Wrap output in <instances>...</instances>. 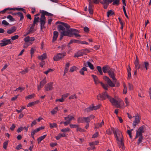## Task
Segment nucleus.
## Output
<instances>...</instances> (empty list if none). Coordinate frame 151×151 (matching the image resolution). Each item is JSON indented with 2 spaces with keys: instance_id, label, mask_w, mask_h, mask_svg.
I'll use <instances>...</instances> for the list:
<instances>
[{
  "instance_id": "774afa93",
  "label": "nucleus",
  "mask_w": 151,
  "mask_h": 151,
  "mask_svg": "<svg viewBox=\"0 0 151 151\" xmlns=\"http://www.w3.org/2000/svg\"><path fill=\"white\" fill-rule=\"evenodd\" d=\"M24 128L22 127H21L19 128L17 130V132L19 133L20 132H21L23 130Z\"/></svg>"
},
{
  "instance_id": "f03ea898",
  "label": "nucleus",
  "mask_w": 151,
  "mask_h": 151,
  "mask_svg": "<svg viewBox=\"0 0 151 151\" xmlns=\"http://www.w3.org/2000/svg\"><path fill=\"white\" fill-rule=\"evenodd\" d=\"M60 33V40H61L64 36H68L70 37L73 36L74 35L76 37H80L81 35L77 33H75L74 32L77 30L75 29H59Z\"/></svg>"
},
{
  "instance_id": "603ef678",
  "label": "nucleus",
  "mask_w": 151,
  "mask_h": 151,
  "mask_svg": "<svg viewBox=\"0 0 151 151\" xmlns=\"http://www.w3.org/2000/svg\"><path fill=\"white\" fill-rule=\"evenodd\" d=\"M61 131L63 132H69L70 131V129L68 128H65L62 129L61 130Z\"/></svg>"
},
{
  "instance_id": "0eeeda50",
  "label": "nucleus",
  "mask_w": 151,
  "mask_h": 151,
  "mask_svg": "<svg viewBox=\"0 0 151 151\" xmlns=\"http://www.w3.org/2000/svg\"><path fill=\"white\" fill-rule=\"evenodd\" d=\"M1 42L0 43V46L1 47H4L12 43L11 39H7L4 38L1 41Z\"/></svg>"
},
{
  "instance_id": "423d86ee",
  "label": "nucleus",
  "mask_w": 151,
  "mask_h": 151,
  "mask_svg": "<svg viewBox=\"0 0 151 151\" xmlns=\"http://www.w3.org/2000/svg\"><path fill=\"white\" fill-rule=\"evenodd\" d=\"M24 40L25 43H27V46L32 45V42L35 40L34 37H29V36H27L24 39Z\"/></svg>"
},
{
  "instance_id": "4c0bfd02",
  "label": "nucleus",
  "mask_w": 151,
  "mask_h": 151,
  "mask_svg": "<svg viewBox=\"0 0 151 151\" xmlns=\"http://www.w3.org/2000/svg\"><path fill=\"white\" fill-rule=\"evenodd\" d=\"M16 29H9L7 31V33L9 34H11L16 31Z\"/></svg>"
},
{
  "instance_id": "2eb2a0df",
  "label": "nucleus",
  "mask_w": 151,
  "mask_h": 151,
  "mask_svg": "<svg viewBox=\"0 0 151 151\" xmlns=\"http://www.w3.org/2000/svg\"><path fill=\"white\" fill-rule=\"evenodd\" d=\"M145 126L144 125L139 127L136 132L139 134V135L142 136V133L144 132Z\"/></svg>"
},
{
  "instance_id": "13d9d810",
  "label": "nucleus",
  "mask_w": 151,
  "mask_h": 151,
  "mask_svg": "<svg viewBox=\"0 0 151 151\" xmlns=\"http://www.w3.org/2000/svg\"><path fill=\"white\" fill-rule=\"evenodd\" d=\"M19 37V36L17 35H15L14 36L11 37V39L12 40H14L16 39H17Z\"/></svg>"
},
{
  "instance_id": "338daca9",
  "label": "nucleus",
  "mask_w": 151,
  "mask_h": 151,
  "mask_svg": "<svg viewBox=\"0 0 151 151\" xmlns=\"http://www.w3.org/2000/svg\"><path fill=\"white\" fill-rule=\"evenodd\" d=\"M46 137V135H45L43 136H41L40 137H39L38 139H39L40 140H41V141H42V140H43L44 138H45V137Z\"/></svg>"
},
{
  "instance_id": "f3484780",
  "label": "nucleus",
  "mask_w": 151,
  "mask_h": 151,
  "mask_svg": "<svg viewBox=\"0 0 151 151\" xmlns=\"http://www.w3.org/2000/svg\"><path fill=\"white\" fill-rule=\"evenodd\" d=\"M92 76L93 79L94 81L96 84H97L99 83L101 84V82L100 81L98 78L96 76L92 75Z\"/></svg>"
},
{
  "instance_id": "052dcab7",
  "label": "nucleus",
  "mask_w": 151,
  "mask_h": 151,
  "mask_svg": "<svg viewBox=\"0 0 151 151\" xmlns=\"http://www.w3.org/2000/svg\"><path fill=\"white\" fill-rule=\"evenodd\" d=\"M69 94V93H67L63 95H62V98H63L64 99L67 97Z\"/></svg>"
},
{
  "instance_id": "39448f33",
  "label": "nucleus",
  "mask_w": 151,
  "mask_h": 151,
  "mask_svg": "<svg viewBox=\"0 0 151 151\" xmlns=\"http://www.w3.org/2000/svg\"><path fill=\"white\" fill-rule=\"evenodd\" d=\"M66 54V53L65 52L58 53L54 56L53 59L55 61H57L63 58V57L65 56Z\"/></svg>"
},
{
  "instance_id": "49530a36",
  "label": "nucleus",
  "mask_w": 151,
  "mask_h": 151,
  "mask_svg": "<svg viewBox=\"0 0 151 151\" xmlns=\"http://www.w3.org/2000/svg\"><path fill=\"white\" fill-rule=\"evenodd\" d=\"M37 103V102L36 101L32 102H30L29 103L27 106L28 107H30L32 106H33Z\"/></svg>"
},
{
  "instance_id": "7ed1b4c3",
  "label": "nucleus",
  "mask_w": 151,
  "mask_h": 151,
  "mask_svg": "<svg viewBox=\"0 0 151 151\" xmlns=\"http://www.w3.org/2000/svg\"><path fill=\"white\" fill-rule=\"evenodd\" d=\"M111 130L113 132L116 140L118 141H119L120 137L122 138V135L121 132L117 128H114L113 127H111Z\"/></svg>"
},
{
  "instance_id": "680f3d73",
  "label": "nucleus",
  "mask_w": 151,
  "mask_h": 151,
  "mask_svg": "<svg viewBox=\"0 0 151 151\" xmlns=\"http://www.w3.org/2000/svg\"><path fill=\"white\" fill-rule=\"evenodd\" d=\"M70 126L71 128H76L78 127V125L77 124H70Z\"/></svg>"
},
{
  "instance_id": "9d476101",
  "label": "nucleus",
  "mask_w": 151,
  "mask_h": 151,
  "mask_svg": "<svg viewBox=\"0 0 151 151\" xmlns=\"http://www.w3.org/2000/svg\"><path fill=\"white\" fill-rule=\"evenodd\" d=\"M39 22V17H35L33 23L31 24L30 28H34L37 27V26Z\"/></svg>"
},
{
  "instance_id": "aec40b11",
  "label": "nucleus",
  "mask_w": 151,
  "mask_h": 151,
  "mask_svg": "<svg viewBox=\"0 0 151 151\" xmlns=\"http://www.w3.org/2000/svg\"><path fill=\"white\" fill-rule=\"evenodd\" d=\"M85 53L83 51H81L76 53L74 55V57L78 58L80 56H83Z\"/></svg>"
},
{
  "instance_id": "2f4dec72",
  "label": "nucleus",
  "mask_w": 151,
  "mask_h": 151,
  "mask_svg": "<svg viewBox=\"0 0 151 151\" xmlns=\"http://www.w3.org/2000/svg\"><path fill=\"white\" fill-rule=\"evenodd\" d=\"M17 15L19 17H20V20H22L23 19L24 16L22 13L20 12H17Z\"/></svg>"
},
{
  "instance_id": "bb28decb",
  "label": "nucleus",
  "mask_w": 151,
  "mask_h": 151,
  "mask_svg": "<svg viewBox=\"0 0 151 151\" xmlns=\"http://www.w3.org/2000/svg\"><path fill=\"white\" fill-rule=\"evenodd\" d=\"M80 42V41L78 40L75 39L71 40L70 41V42L68 43V44L70 45L73 43H79Z\"/></svg>"
},
{
  "instance_id": "393cba45",
  "label": "nucleus",
  "mask_w": 151,
  "mask_h": 151,
  "mask_svg": "<svg viewBox=\"0 0 151 151\" xmlns=\"http://www.w3.org/2000/svg\"><path fill=\"white\" fill-rule=\"evenodd\" d=\"M66 136V135L65 133L58 134V135L56 137V139L57 140H59L61 137H64Z\"/></svg>"
},
{
  "instance_id": "4be33fe9",
  "label": "nucleus",
  "mask_w": 151,
  "mask_h": 151,
  "mask_svg": "<svg viewBox=\"0 0 151 151\" xmlns=\"http://www.w3.org/2000/svg\"><path fill=\"white\" fill-rule=\"evenodd\" d=\"M40 13H41V17L46 18L45 17V15L47 16V12L44 10H40Z\"/></svg>"
},
{
  "instance_id": "de8ad7c7",
  "label": "nucleus",
  "mask_w": 151,
  "mask_h": 151,
  "mask_svg": "<svg viewBox=\"0 0 151 151\" xmlns=\"http://www.w3.org/2000/svg\"><path fill=\"white\" fill-rule=\"evenodd\" d=\"M84 122H86L87 123H88V122H89L90 121V120L88 117H84Z\"/></svg>"
},
{
  "instance_id": "473e14b6",
  "label": "nucleus",
  "mask_w": 151,
  "mask_h": 151,
  "mask_svg": "<svg viewBox=\"0 0 151 151\" xmlns=\"http://www.w3.org/2000/svg\"><path fill=\"white\" fill-rule=\"evenodd\" d=\"M101 84L102 87L105 90H108V86L107 84H103L102 82L101 83Z\"/></svg>"
},
{
  "instance_id": "c9c22d12",
  "label": "nucleus",
  "mask_w": 151,
  "mask_h": 151,
  "mask_svg": "<svg viewBox=\"0 0 151 151\" xmlns=\"http://www.w3.org/2000/svg\"><path fill=\"white\" fill-rule=\"evenodd\" d=\"M84 117H79L78 118L77 121L78 123H83L84 122Z\"/></svg>"
},
{
  "instance_id": "c756f323",
  "label": "nucleus",
  "mask_w": 151,
  "mask_h": 151,
  "mask_svg": "<svg viewBox=\"0 0 151 151\" xmlns=\"http://www.w3.org/2000/svg\"><path fill=\"white\" fill-rule=\"evenodd\" d=\"M134 64L135 65V67L136 69H139L141 68V67L140 66H139V62L138 60L137 59L136 60Z\"/></svg>"
},
{
  "instance_id": "f257e3e1",
  "label": "nucleus",
  "mask_w": 151,
  "mask_h": 151,
  "mask_svg": "<svg viewBox=\"0 0 151 151\" xmlns=\"http://www.w3.org/2000/svg\"><path fill=\"white\" fill-rule=\"evenodd\" d=\"M97 98L98 100H105L106 98H107L113 105L116 106L117 108L121 107L120 103L122 101V100L119 99L118 100H116L111 98L107 94L106 92H104L102 93L99 94L97 96Z\"/></svg>"
},
{
  "instance_id": "69168bd1",
  "label": "nucleus",
  "mask_w": 151,
  "mask_h": 151,
  "mask_svg": "<svg viewBox=\"0 0 151 151\" xmlns=\"http://www.w3.org/2000/svg\"><path fill=\"white\" fill-rule=\"evenodd\" d=\"M64 101V99L63 98H62L61 99H57L55 100V101L56 102L59 101L60 102H63Z\"/></svg>"
},
{
  "instance_id": "e2e57ef3",
  "label": "nucleus",
  "mask_w": 151,
  "mask_h": 151,
  "mask_svg": "<svg viewBox=\"0 0 151 151\" xmlns=\"http://www.w3.org/2000/svg\"><path fill=\"white\" fill-rule=\"evenodd\" d=\"M28 72V70L27 68L25 69L24 70H23L21 72V73L23 74H25V73H27Z\"/></svg>"
},
{
  "instance_id": "4468645a",
  "label": "nucleus",
  "mask_w": 151,
  "mask_h": 151,
  "mask_svg": "<svg viewBox=\"0 0 151 151\" xmlns=\"http://www.w3.org/2000/svg\"><path fill=\"white\" fill-rule=\"evenodd\" d=\"M140 122L138 114H137L135 116V119L133 123V126L134 128H135L137 124L139 123Z\"/></svg>"
},
{
  "instance_id": "f8f14e48",
  "label": "nucleus",
  "mask_w": 151,
  "mask_h": 151,
  "mask_svg": "<svg viewBox=\"0 0 151 151\" xmlns=\"http://www.w3.org/2000/svg\"><path fill=\"white\" fill-rule=\"evenodd\" d=\"M52 82L46 84L45 86V91H48L52 90L53 89Z\"/></svg>"
},
{
  "instance_id": "58836bf2",
  "label": "nucleus",
  "mask_w": 151,
  "mask_h": 151,
  "mask_svg": "<svg viewBox=\"0 0 151 151\" xmlns=\"http://www.w3.org/2000/svg\"><path fill=\"white\" fill-rule=\"evenodd\" d=\"M2 24L5 27H6V26L9 25V23H8L6 20H3L2 21Z\"/></svg>"
},
{
  "instance_id": "09e8293b",
  "label": "nucleus",
  "mask_w": 151,
  "mask_h": 151,
  "mask_svg": "<svg viewBox=\"0 0 151 151\" xmlns=\"http://www.w3.org/2000/svg\"><path fill=\"white\" fill-rule=\"evenodd\" d=\"M8 141H6L3 143V148L4 149H6L8 145Z\"/></svg>"
},
{
  "instance_id": "3c124183",
  "label": "nucleus",
  "mask_w": 151,
  "mask_h": 151,
  "mask_svg": "<svg viewBox=\"0 0 151 151\" xmlns=\"http://www.w3.org/2000/svg\"><path fill=\"white\" fill-rule=\"evenodd\" d=\"M124 89L123 90V93L124 94H126L127 91V88L126 85L125 84L124 85Z\"/></svg>"
},
{
  "instance_id": "6e6d98bb",
  "label": "nucleus",
  "mask_w": 151,
  "mask_h": 151,
  "mask_svg": "<svg viewBox=\"0 0 151 151\" xmlns=\"http://www.w3.org/2000/svg\"><path fill=\"white\" fill-rule=\"evenodd\" d=\"M77 98V97L76 95L75 94L72 95L69 98V99H76Z\"/></svg>"
},
{
  "instance_id": "5701e85b",
  "label": "nucleus",
  "mask_w": 151,
  "mask_h": 151,
  "mask_svg": "<svg viewBox=\"0 0 151 151\" xmlns=\"http://www.w3.org/2000/svg\"><path fill=\"white\" fill-rule=\"evenodd\" d=\"M58 33L57 31H55L53 32V37L52 41L54 42L55 41L58 36Z\"/></svg>"
},
{
  "instance_id": "dca6fc26",
  "label": "nucleus",
  "mask_w": 151,
  "mask_h": 151,
  "mask_svg": "<svg viewBox=\"0 0 151 151\" xmlns=\"http://www.w3.org/2000/svg\"><path fill=\"white\" fill-rule=\"evenodd\" d=\"M64 119L65 120L68 121L69 123L72 120L75 119L74 117L70 115H69L65 117Z\"/></svg>"
},
{
  "instance_id": "a211bd4d",
  "label": "nucleus",
  "mask_w": 151,
  "mask_h": 151,
  "mask_svg": "<svg viewBox=\"0 0 151 151\" xmlns=\"http://www.w3.org/2000/svg\"><path fill=\"white\" fill-rule=\"evenodd\" d=\"M111 68L108 65H105L102 68V70L104 73H108Z\"/></svg>"
},
{
  "instance_id": "c03bdc74",
  "label": "nucleus",
  "mask_w": 151,
  "mask_h": 151,
  "mask_svg": "<svg viewBox=\"0 0 151 151\" xmlns=\"http://www.w3.org/2000/svg\"><path fill=\"white\" fill-rule=\"evenodd\" d=\"M86 110L88 112L93 110H94L93 106H90L88 108H86Z\"/></svg>"
},
{
  "instance_id": "8fccbe9b",
  "label": "nucleus",
  "mask_w": 151,
  "mask_h": 151,
  "mask_svg": "<svg viewBox=\"0 0 151 151\" xmlns=\"http://www.w3.org/2000/svg\"><path fill=\"white\" fill-rule=\"evenodd\" d=\"M50 128H53L54 127H57V124L56 123L52 124L50 123Z\"/></svg>"
},
{
  "instance_id": "a18cd8bd",
  "label": "nucleus",
  "mask_w": 151,
  "mask_h": 151,
  "mask_svg": "<svg viewBox=\"0 0 151 151\" xmlns=\"http://www.w3.org/2000/svg\"><path fill=\"white\" fill-rule=\"evenodd\" d=\"M35 95L34 94H33L31 95H29L28 96H27L26 97V99H31L34 97V96H35Z\"/></svg>"
},
{
  "instance_id": "0e129e2a",
  "label": "nucleus",
  "mask_w": 151,
  "mask_h": 151,
  "mask_svg": "<svg viewBox=\"0 0 151 151\" xmlns=\"http://www.w3.org/2000/svg\"><path fill=\"white\" fill-rule=\"evenodd\" d=\"M53 70L52 69H49L47 71L44 72V73L46 75L48 73L51 71H52Z\"/></svg>"
},
{
  "instance_id": "9b49d317",
  "label": "nucleus",
  "mask_w": 151,
  "mask_h": 151,
  "mask_svg": "<svg viewBox=\"0 0 151 151\" xmlns=\"http://www.w3.org/2000/svg\"><path fill=\"white\" fill-rule=\"evenodd\" d=\"M39 22L40 24V28H45V25L46 23V18L40 17L39 18Z\"/></svg>"
},
{
  "instance_id": "20e7f679",
  "label": "nucleus",
  "mask_w": 151,
  "mask_h": 151,
  "mask_svg": "<svg viewBox=\"0 0 151 151\" xmlns=\"http://www.w3.org/2000/svg\"><path fill=\"white\" fill-rule=\"evenodd\" d=\"M56 25H57L58 28H70V26L67 23L60 21H58L55 23Z\"/></svg>"
},
{
  "instance_id": "f704fd0d",
  "label": "nucleus",
  "mask_w": 151,
  "mask_h": 151,
  "mask_svg": "<svg viewBox=\"0 0 151 151\" xmlns=\"http://www.w3.org/2000/svg\"><path fill=\"white\" fill-rule=\"evenodd\" d=\"M142 136H140L139 137L138 142H137V144L138 145H139L142 142V140L143 139Z\"/></svg>"
},
{
  "instance_id": "6ab92c4d",
  "label": "nucleus",
  "mask_w": 151,
  "mask_h": 151,
  "mask_svg": "<svg viewBox=\"0 0 151 151\" xmlns=\"http://www.w3.org/2000/svg\"><path fill=\"white\" fill-rule=\"evenodd\" d=\"M86 67H89L91 70H93L94 67L93 65L89 61H88L84 63Z\"/></svg>"
},
{
  "instance_id": "a19ab883",
  "label": "nucleus",
  "mask_w": 151,
  "mask_h": 151,
  "mask_svg": "<svg viewBox=\"0 0 151 151\" xmlns=\"http://www.w3.org/2000/svg\"><path fill=\"white\" fill-rule=\"evenodd\" d=\"M119 0H114L112 4L113 5H118L119 4Z\"/></svg>"
},
{
  "instance_id": "a878e982",
  "label": "nucleus",
  "mask_w": 151,
  "mask_h": 151,
  "mask_svg": "<svg viewBox=\"0 0 151 151\" xmlns=\"http://www.w3.org/2000/svg\"><path fill=\"white\" fill-rule=\"evenodd\" d=\"M47 58L46 54V53H43L42 55L40 56H39L38 57V58L39 59L41 60H43Z\"/></svg>"
},
{
  "instance_id": "72a5a7b5",
  "label": "nucleus",
  "mask_w": 151,
  "mask_h": 151,
  "mask_svg": "<svg viewBox=\"0 0 151 151\" xmlns=\"http://www.w3.org/2000/svg\"><path fill=\"white\" fill-rule=\"evenodd\" d=\"M114 14V12L113 11L111 10H110L107 13V16L108 17H109V16H111Z\"/></svg>"
},
{
  "instance_id": "ea45409f",
  "label": "nucleus",
  "mask_w": 151,
  "mask_h": 151,
  "mask_svg": "<svg viewBox=\"0 0 151 151\" xmlns=\"http://www.w3.org/2000/svg\"><path fill=\"white\" fill-rule=\"evenodd\" d=\"M6 18L8 19H9L10 22H13L15 21V19H14L13 17L10 15H9Z\"/></svg>"
},
{
  "instance_id": "e433bc0d",
  "label": "nucleus",
  "mask_w": 151,
  "mask_h": 151,
  "mask_svg": "<svg viewBox=\"0 0 151 151\" xmlns=\"http://www.w3.org/2000/svg\"><path fill=\"white\" fill-rule=\"evenodd\" d=\"M96 68L97 70H98V71L100 73V75H103V73L101 67L100 66H97Z\"/></svg>"
},
{
  "instance_id": "412c9836",
  "label": "nucleus",
  "mask_w": 151,
  "mask_h": 151,
  "mask_svg": "<svg viewBox=\"0 0 151 151\" xmlns=\"http://www.w3.org/2000/svg\"><path fill=\"white\" fill-rule=\"evenodd\" d=\"M119 142V147L123 149L124 147V144L123 143V139L121 137H120V141Z\"/></svg>"
},
{
  "instance_id": "6e6552de",
  "label": "nucleus",
  "mask_w": 151,
  "mask_h": 151,
  "mask_svg": "<svg viewBox=\"0 0 151 151\" xmlns=\"http://www.w3.org/2000/svg\"><path fill=\"white\" fill-rule=\"evenodd\" d=\"M114 71L115 70L114 69L111 68L108 73L109 77L114 81L116 80L115 78V74L114 73Z\"/></svg>"
},
{
  "instance_id": "37998d69",
  "label": "nucleus",
  "mask_w": 151,
  "mask_h": 151,
  "mask_svg": "<svg viewBox=\"0 0 151 151\" xmlns=\"http://www.w3.org/2000/svg\"><path fill=\"white\" fill-rule=\"evenodd\" d=\"M46 83V81L45 78H44L41 81L40 83V84L42 85V86H43Z\"/></svg>"
},
{
  "instance_id": "864d4df0",
  "label": "nucleus",
  "mask_w": 151,
  "mask_h": 151,
  "mask_svg": "<svg viewBox=\"0 0 151 151\" xmlns=\"http://www.w3.org/2000/svg\"><path fill=\"white\" fill-rule=\"evenodd\" d=\"M112 131L111 130H110L109 129H107L106 131V134H112Z\"/></svg>"
},
{
  "instance_id": "1a4fd4ad",
  "label": "nucleus",
  "mask_w": 151,
  "mask_h": 151,
  "mask_svg": "<svg viewBox=\"0 0 151 151\" xmlns=\"http://www.w3.org/2000/svg\"><path fill=\"white\" fill-rule=\"evenodd\" d=\"M114 1V0H103V1L101 3L103 5L104 8L106 9L108 7L109 4L111 3Z\"/></svg>"
},
{
  "instance_id": "cd10ccee",
  "label": "nucleus",
  "mask_w": 151,
  "mask_h": 151,
  "mask_svg": "<svg viewBox=\"0 0 151 151\" xmlns=\"http://www.w3.org/2000/svg\"><path fill=\"white\" fill-rule=\"evenodd\" d=\"M14 9L13 8H6L4 10L0 12V14L2 13V14H4L5 13L6 11H7L8 10H14Z\"/></svg>"
},
{
  "instance_id": "c85d7f7f",
  "label": "nucleus",
  "mask_w": 151,
  "mask_h": 151,
  "mask_svg": "<svg viewBox=\"0 0 151 151\" xmlns=\"http://www.w3.org/2000/svg\"><path fill=\"white\" fill-rule=\"evenodd\" d=\"M69 66H70V63H67L66 64V65H65V70H64V75L67 72L68 70V69Z\"/></svg>"
},
{
  "instance_id": "b1692460",
  "label": "nucleus",
  "mask_w": 151,
  "mask_h": 151,
  "mask_svg": "<svg viewBox=\"0 0 151 151\" xmlns=\"http://www.w3.org/2000/svg\"><path fill=\"white\" fill-rule=\"evenodd\" d=\"M35 31V29H29L27 32H25L24 35V36H25L27 35L30 34H32Z\"/></svg>"
},
{
  "instance_id": "5fc2aeb1",
  "label": "nucleus",
  "mask_w": 151,
  "mask_h": 151,
  "mask_svg": "<svg viewBox=\"0 0 151 151\" xmlns=\"http://www.w3.org/2000/svg\"><path fill=\"white\" fill-rule=\"evenodd\" d=\"M77 69L76 67L75 66H73L70 69V72H73L75 70H76Z\"/></svg>"
},
{
  "instance_id": "bf43d9fd",
  "label": "nucleus",
  "mask_w": 151,
  "mask_h": 151,
  "mask_svg": "<svg viewBox=\"0 0 151 151\" xmlns=\"http://www.w3.org/2000/svg\"><path fill=\"white\" fill-rule=\"evenodd\" d=\"M98 142L97 141H95L92 142H90L89 143V144L92 147L94 145H97Z\"/></svg>"
},
{
  "instance_id": "4d7b16f0",
  "label": "nucleus",
  "mask_w": 151,
  "mask_h": 151,
  "mask_svg": "<svg viewBox=\"0 0 151 151\" xmlns=\"http://www.w3.org/2000/svg\"><path fill=\"white\" fill-rule=\"evenodd\" d=\"M133 129H132L130 130H128L127 131V133L129 135V137L130 138H132V136L131 135V132L132 131Z\"/></svg>"
},
{
  "instance_id": "ddd939ff",
  "label": "nucleus",
  "mask_w": 151,
  "mask_h": 151,
  "mask_svg": "<svg viewBox=\"0 0 151 151\" xmlns=\"http://www.w3.org/2000/svg\"><path fill=\"white\" fill-rule=\"evenodd\" d=\"M103 79L105 81H107L108 84L109 86L112 87L115 86V84L112 82L108 77L105 76H104L103 77Z\"/></svg>"
},
{
  "instance_id": "7c9ffc66",
  "label": "nucleus",
  "mask_w": 151,
  "mask_h": 151,
  "mask_svg": "<svg viewBox=\"0 0 151 151\" xmlns=\"http://www.w3.org/2000/svg\"><path fill=\"white\" fill-rule=\"evenodd\" d=\"M88 11L89 13L91 14H92L93 12V10L92 8V6L91 4H89Z\"/></svg>"
},
{
  "instance_id": "79ce46f5",
  "label": "nucleus",
  "mask_w": 151,
  "mask_h": 151,
  "mask_svg": "<svg viewBox=\"0 0 151 151\" xmlns=\"http://www.w3.org/2000/svg\"><path fill=\"white\" fill-rule=\"evenodd\" d=\"M58 110V107H56L51 111V113L53 114H55L57 113Z\"/></svg>"
}]
</instances>
